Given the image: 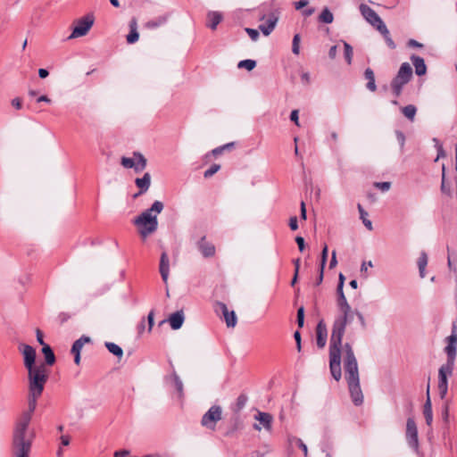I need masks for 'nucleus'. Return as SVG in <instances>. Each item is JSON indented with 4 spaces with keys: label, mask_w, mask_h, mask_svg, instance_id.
I'll return each instance as SVG.
<instances>
[{
    "label": "nucleus",
    "mask_w": 457,
    "mask_h": 457,
    "mask_svg": "<svg viewBox=\"0 0 457 457\" xmlns=\"http://www.w3.org/2000/svg\"><path fill=\"white\" fill-rule=\"evenodd\" d=\"M337 306L340 314L333 322L330 341H329V370L331 376L336 381L342 378L341 358L344 353L345 378L347 382L351 399L354 405L363 403V394L360 385V375L358 362L353 349L350 343L342 344L346 325L352 318L351 306L348 303L344 291H337Z\"/></svg>",
    "instance_id": "obj_1"
},
{
    "label": "nucleus",
    "mask_w": 457,
    "mask_h": 457,
    "mask_svg": "<svg viewBox=\"0 0 457 457\" xmlns=\"http://www.w3.org/2000/svg\"><path fill=\"white\" fill-rule=\"evenodd\" d=\"M163 207L161 201H155L150 208L135 219L134 224L137 227L142 237L145 238L156 231L158 228L157 215L162 212Z\"/></svg>",
    "instance_id": "obj_2"
},
{
    "label": "nucleus",
    "mask_w": 457,
    "mask_h": 457,
    "mask_svg": "<svg viewBox=\"0 0 457 457\" xmlns=\"http://www.w3.org/2000/svg\"><path fill=\"white\" fill-rule=\"evenodd\" d=\"M47 379L48 371L44 363L28 370L29 392L42 395Z\"/></svg>",
    "instance_id": "obj_3"
},
{
    "label": "nucleus",
    "mask_w": 457,
    "mask_h": 457,
    "mask_svg": "<svg viewBox=\"0 0 457 457\" xmlns=\"http://www.w3.org/2000/svg\"><path fill=\"white\" fill-rule=\"evenodd\" d=\"M41 396V394L29 393L28 396V410L25 411L20 419L16 421L13 432H18L25 435H29V426L32 419V414L37 408V399Z\"/></svg>",
    "instance_id": "obj_4"
},
{
    "label": "nucleus",
    "mask_w": 457,
    "mask_h": 457,
    "mask_svg": "<svg viewBox=\"0 0 457 457\" xmlns=\"http://www.w3.org/2000/svg\"><path fill=\"white\" fill-rule=\"evenodd\" d=\"M32 445V436L18 432L12 433V457H29Z\"/></svg>",
    "instance_id": "obj_5"
},
{
    "label": "nucleus",
    "mask_w": 457,
    "mask_h": 457,
    "mask_svg": "<svg viewBox=\"0 0 457 457\" xmlns=\"http://www.w3.org/2000/svg\"><path fill=\"white\" fill-rule=\"evenodd\" d=\"M412 77V69L408 62H403L396 76L391 81V89L395 97L400 96L403 87L411 80Z\"/></svg>",
    "instance_id": "obj_6"
},
{
    "label": "nucleus",
    "mask_w": 457,
    "mask_h": 457,
    "mask_svg": "<svg viewBox=\"0 0 457 457\" xmlns=\"http://www.w3.org/2000/svg\"><path fill=\"white\" fill-rule=\"evenodd\" d=\"M95 22V16L93 13H87L80 19L74 21V28L69 39L77 38L86 36Z\"/></svg>",
    "instance_id": "obj_7"
},
{
    "label": "nucleus",
    "mask_w": 457,
    "mask_h": 457,
    "mask_svg": "<svg viewBox=\"0 0 457 457\" xmlns=\"http://www.w3.org/2000/svg\"><path fill=\"white\" fill-rule=\"evenodd\" d=\"M455 361H446L438 370V390L440 397H445L448 391V377L453 375Z\"/></svg>",
    "instance_id": "obj_8"
},
{
    "label": "nucleus",
    "mask_w": 457,
    "mask_h": 457,
    "mask_svg": "<svg viewBox=\"0 0 457 457\" xmlns=\"http://www.w3.org/2000/svg\"><path fill=\"white\" fill-rule=\"evenodd\" d=\"M222 410L219 405H212L202 417L201 425L211 430H215L216 424L221 420Z\"/></svg>",
    "instance_id": "obj_9"
},
{
    "label": "nucleus",
    "mask_w": 457,
    "mask_h": 457,
    "mask_svg": "<svg viewBox=\"0 0 457 457\" xmlns=\"http://www.w3.org/2000/svg\"><path fill=\"white\" fill-rule=\"evenodd\" d=\"M121 164L124 168L134 169V170L138 173L145 169L146 159L142 154L135 152L132 157H122Z\"/></svg>",
    "instance_id": "obj_10"
},
{
    "label": "nucleus",
    "mask_w": 457,
    "mask_h": 457,
    "mask_svg": "<svg viewBox=\"0 0 457 457\" xmlns=\"http://www.w3.org/2000/svg\"><path fill=\"white\" fill-rule=\"evenodd\" d=\"M360 12L363 18L377 29H379L381 26L385 25L384 21L378 15V13L369 5L361 4L360 5Z\"/></svg>",
    "instance_id": "obj_11"
},
{
    "label": "nucleus",
    "mask_w": 457,
    "mask_h": 457,
    "mask_svg": "<svg viewBox=\"0 0 457 457\" xmlns=\"http://www.w3.org/2000/svg\"><path fill=\"white\" fill-rule=\"evenodd\" d=\"M406 440L408 445L415 451L419 448L418 428L415 420L408 418L406 421Z\"/></svg>",
    "instance_id": "obj_12"
},
{
    "label": "nucleus",
    "mask_w": 457,
    "mask_h": 457,
    "mask_svg": "<svg viewBox=\"0 0 457 457\" xmlns=\"http://www.w3.org/2000/svg\"><path fill=\"white\" fill-rule=\"evenodd\" d=\"M447 345L444 349L447 356L446 361H455L457 353V332L456 327L453 325L452 334L446 337Z\"/></svg>",
    "instance_id": "obj_13"
},
{
    "label": "nucleus",
    "mask_w": 457,
    "mask_h": 457,
    "mask_svg": "<svg viewBox=\"0 0 457 457\" xmlns=\"http://www.w3.org/2000/svg\"><path fill=\"white\" fill-rule=\"evenodd\" d=\"M328 339V328L323 320H320L316 327V344L320 349L324 348Z\"/></svg>",
    "instance_id": "obj_14"
},
{
    "label": "nucleus",
    "mask_w": 457,
    "mask_h": 457,
    "mask_svg": "<svg viewBox=\"0 0 457 457\" xmlns=\"http://www.w3.org/2000/svg\"><path fill=\"white\" fill-rule=\"evenodd\" d=\"M21 346L23 348L21 353L23 354L24 366L27 370L36 368V350L29 345H21Z\"/></svg>",
    "instance_id": "obj_15"
},
{
    "label": "nucleus",
    "mask_w": 457,
    "mask_h": 457,
    "mask_svg": "<svg viewBox=\"0 0 457 457\" xmlns=\"http://www.w3.org/2000/svg\"><path fill=\"white\" fill-rule=\"evenodd\" d=\"M254 419L260 422V424L253 425L254 429L260 431L262 429L261 425L266 430L270 431L271 429V424H272L273 418L270 413L258 411V413L254 416Z\"/></svg>",
    "instance_id": "obj_16"
},
{
    "label": "nucleus",
    "mask_w": 457,
    "mask_h": 457,
    "mask_svg": "<svg viewBox=\"0 0 457 457\" xmlns=\"http://www.w3.org/2000/svg\"><path fill=\"white\" fill-rule=\"evenodd\" d=\"M197 248L204 257L210 258L214 256L216 249L213 244L206 241V237L203 236L196 243Z\"/></svg>",
    "instance_id": "obj_17"
},
{
    "label": "nucleus",
    "mask_w": 457,
    "mask_h": 457,
    "mask_svg": "<svg viewBox=\"0 0 457 457\" xmlns=\"http://www.w3.org/2000/svg\"><path fill=\"white\" fill-rule=\"evenodd\" d=\"M278 12H271L269 15V18L267 19L265 23L261 24L259 26V29L262 32V34L264 36H269L275 29V27L278 23Z\"/></svg>",
    "instance_id": "obj_18"
},
{
    "label": "nucleus",
    "mask_w": 457,
    "mask_h": 457,
    "mask_svg": "<svg viewBox=\"0 0 457 457\" xmlns=\"http://www.w3.org/2000/svg\"><path fill=\"white\" fill-rule=\"evenodd\" d=\"M219 311L221 312L228 328H234L237 324V317L234 311H228L227 305L223 303H218Z\"/></svg>",
    "instance_id": "obj_19"
},
{
    "label": "nucleus",
    "mask_w": 457,
    "mask_h": 457,
    "mask_svg": "<svg viewBox=\"0 0 457 457\" xmlns=\"http://www.w3.org/2000/svg\"><path fill=\"white\" fill-rule=\"evenodd\" d=\"M429 383L427 386V392H426V401L423 407V414L426 420V423L428 426H430L433 421V412H432V404L430 400V394H429Z\"/></svg>",
    "instance_id": "obj_20"
},
{
    "label": "nucleus",
    "mask_w": 457,
    "mask_h": 457,
    "mask_svg": "<svg viewBox=\"0 0 457 457\" xmlns=\"http://www.w3.org/2000/svg\"><path fill=\"white\" fill-rule=\"evenodd\" d=\"M159 269L163 282L167 283L170 273V259L165 252L161 255Z\"/></svg>",
    "instance_id": "obj_21"
},
{
    "label": "nucleus",
    "mask_w": 457,
    "mask_h": 457,
    "mask_svg": "<svg viewBox=\"0 0 457 457\" xmlns=\"http://www.w3.org/2000/svg\"><path fill=\"white\" fill-rule=\"evenodd\" d=\"M137 187L139 188V192L135 195V197L145 193L151 185V175L146 172L142 178H137L135 180Z\"/></svg>",
    "instance_id": "obj_22"
},
{
    "label": "nucleus",
    "mask_w": 457,
    "mask_h": 457,
    "mask_svg": "<svg viewBox=\"0 0 457 457\" xmlns=\"http://www.w3.org/2000/svg\"><path fill=\"white\" fill-rule=\"evenodd\" d=\"M184 320L185 316L182 310L175 312L169 317L170 325L174 330H177L182 327Z\"/></svg>",
    "instance_id": "obj_23"
},
{
    "label": "nucleus",
    "mask_w": 457,
    "mask_h": 457,
    "mask_svg": "<svg viewBox=\"0 0 457 457\" xmlns=\"http://www.w3.org/2000/svg\"><path fill=\"white\" fill-rule=\"evenodd\" d=\"M411 62L415 68V72L418 76L425 75L427 72V66L425 64V61L422 57L418 55L411 56Z\"/></svg>",
    "instance_id": "obj_24"
},
{
    "label": "nucleus",
    "mask_w": 457,
    "mask_h": 457,
    "mask_svg": "<svg viewBox=\"0 0 457 457\" xmlns=\"http://www.w3.org/2000/svg\"><path fill=\"white\" fill-rule=\"evenodd\" d=\"M130 32L127 36V42L129 44H134L138 40L139 34L137 29V21L132 19L129 22Z\"/></svg>",
    "instance_id": "obj_25"
},
{
    "label": "nucleus",
    "mask_w": 457,
    "mask_h": 457,
    "mask_svg": "<svg viewBox=\"0 0 457 457\" xmlns=\"http://www.w3.org/2000/svg\"><path fill=\"white\" fill-rule=\"evenodd\" d=\"M91 342V338L87 336H81L79 339H77L72 346H71V353H79L80 354V352H81V349L83 347V345L86 344V343H89Z\"/></svg>",
    "instance_id": "obj_26"
},
{
    "label": "nucleus",
    "mask_w": 457,
    "mask_h": 457,
    "mask_svg": "<svg viewBox=\"0 0 457 457\" xmlns=\"http://www.w3.org/2000/svg\"><path fill=\"white\" fill-rule=\"evenodd\" d=\"M42 353L45 357V365L52 366L55 362V355L50 345H44L42 347Z\"/></svg>",
    "instance_id": "obj_27"
},
{
    "label": "nucleus",
    "mask_w": 457,
    "mask_h": 457,
    "mask_svg": "<svg viewBox=\"0 0 457 457\" xmlns=\"http://www.w3.org/2000/svg\"><path fill=\"white\" fill-rule=\"evenodd\" d=\"M364 77L368 80V83L366 85V87L371 91L374 92L377 89L376 82H375V75L373 71L370 68H367L364 71Z\"/></svg>",
    "instance_id": "obj_28"
},
{
    "label": "nucleus",
    "mask_w": 457,
    "mask_h": 457,
    "mask_svg": "<svg viewBox=\"0 0 457 457\" xmlns=\"http://www.w3.org/2000/svg\"><path fill=\"white\" fill-rule=\"evenodd\" d=\"M208 26L212 29H215L218 26V24L221 21L222 16L218 12H210L208 13Z\"/></svg>",
    "instance_id": "obj_29"
},
{
    "label": "nucleus",
    "mask_w": 457,
    "mask_h": 457,
    "mask_svg": "<svg viewBox=\"0 0 457 457\" xmlns=\"http://www.w3.org/2000/svg\"><path fill=\"white\" fill-rule=\"evenodd\" d=\"M170 379L171 383L173 384L174 387L176 388L178 394L179 396H182L183 395V383L178 374L173 371L172 374L170 377Z\"/></svg>",
    "instance_id": "obj_30"
},
{
    "label": "nucleus",
    "mask_w": 457,
    "mask_h": 457,
    "mask_svg": "<svg viewBox=\"0 0 457 457\" xmlns=\"http://www.w3.org/2000/svg\"><path fill=\"white\" fill-rule=\"evenodd\" d=\"M334 21V15L328 7H325L321 13L319 15V21L326 24H330Z\"/></svg>",
    "instance_id": "obj_31"
},
{
    "label": "nucleus",
    "mask_w": 457,
    "mask_h": 457,
    "mask_svg": "<svg viewBox=\"0 0 457 457\" xmlns=\"http://www.w3.org/2000/svg\"><path fill=\"white\" fill-rule=\"evenodd\" d=\"M384 37L386 45L389 48L395 49L396 47L394 40L392 39L389 30L387 29L386 24L384 26H381L379 29H378Z\"/></svg>",
    "instance_id": "obj_32"
},
{
    "label": "nucleus",
    "mask_w": 457,
    "mask_h": 457,
    "mask_svg": "<svg viewBox=\"0 0 457 457\" xmlns=\"http://www.w3.org/2000/svg\"><path fill=\"white\" fill-rule=\"evenodd\" d=\"M358 211L360 212V218L362 220V223L367 228L368 230L371 231L373 229L372 222L368 219V212L362 208V206L358 204Z\"/></svg>",
    "instance_id": "obj_33"
},
{
    "label": "nucleus",
    "mask_w": 457,
    "mask_h": 457,
    "mask_svg": "<svg viewBox=\"0 0 457 457\" xmlns=\"http://www.w3.org/2000/svg\"><path fill=\"white\" fill-rule=\"evenodd\" d=\"M417 109L414 105L409 104L402 109L403 114L411 120H413Z\"/></svg>",
    "instance_id": "obj_34"
},
{
    "label": "nucleus",
    "mask_w": 457,
    "mask_h": 457,
    "mask_svg": "<svg viewBox=\"0 0 457 457\" xmlns=\"http://www.w3.org/2000/svg\"><path fill=\"white\" fill-rule=\"evenodd\" d=\"M255 66H256V62L254 60H251V59L240 61L237 64L238 68H240V69L245 68L247 71L253 70L255 68Z\"/></svg>",
    "instance_id": "obj_35"
},
{
    "label": "nucleus",
    "mask_w": 457,
    "mask_h": 457,
    "mask_svg": "<svg viewBox=\"0 0 457 457\" xmlns=\"http://www.w3.org/2000/svg\"><path fill=\"white\" fill-rule=\"evenodd\" d=\"M344 48L345 61L348 64H351L353 55V47L347 42H344Z\"/></svg>",
    "instance_id": "obj_36"
},
{
    "label": "nucleus",
    "mask_w": 457,
    "mask_h": 457,
    "mask_svg": "<svg viewBox=\"0 0 457 457\" xmlns=\"http://www.w3.org/2000/svg\"><path fill=\"white\" fill-rule=\"evenodd\" d=\"M328 247L327 244H324L321 251V256H320V270H324L327 260H328Z\"/></svg>",
    "instance_id": "obj_37"
},
{
    "label": "nucleus",
    "mask_w": 457,
    "mask_h": 457,
    "mask_svg": "<svg viewBox=\"0 0 457 457\" xmlns=\"http://www.w3.org/2000/svg\"><path fill=\"white\" fill-rule=\"evenodd\" d=\"M428 255L425 252H421L418 259V268L426 269L428 265Z\"/></svg>",
    "instance_id": "obj_38"
},
{
    "label": "nucleus",
    "mask_w": 457,
    "mask_h": 457,
    "mask_svg": "<svg viewBox=\"0 0 457 457\" xmlns=\"http://www.w3.org/2000/svg\"><path fill=\"white\" fill-rule=\"evenodd\" d=\"M220 169V166L219 164H212L209 169H207L204 173V178H210L212 177V175H214L216 172H218V170Z\"/></svg>",
    "instance_id": "obj_39"
},
{
    "label": "nucleus",
    "mask_w": 457,
    "mask_h": 457,
    "mask_svg": "<svg viewBox=\"0 0 457 457\" xmlns=\"http://www.w3.org/2000/svg\"><path fill=\"white\" fill-rule=\"evenodd\" d=\"M290 442L293 443V442H295L297 444V445L302 449V451L303 452V454L304 456L306 457L307 454H308V448H307V445L300 439V438H297V437H292L290 439Z\"/></svg>",
    "instance_id": "obj_40"
},
{
    "label": "nucleus",
    "mask_w": 457,
    "mask_h": 457,
    "mask_svg": "<svg viewBox=\"0 0 457 457\" xmlns=\"http://www.w3.org/2000/svg\"><path fill=\"white\" fill-rule=\"evenodd\" d=\"M233 146H234V143H228V144H226L224 145L216 147L215 149H213L212 151V153L213 155H218V154H222L224 150L231 149Z\"/></svg>",
    "instance_id": "obj_41"
},
{
    "label": "nucleus",
    "mask_w": 457,
    "mask_h": 457,
    "mask_svg": "<svg viewBox=\"0 0 457 457\" xmlns=\"http://www.w3.org/2000/svg\"><path fill=\"white\" fill-rule=\"evenodd\" d=\"M299 43H300V35L295 34L293 38V46H292V52L295 54H299V52H300Z\"/></svg>",
    "instance_id": "obj_42"
},
{
    "label": "nucleus",
    "mask_w": 457,
    "mask_h": 457,
    "mask_svg": "<svg viewBox=\"0 0 457 457\" xmlns=\"http://www.w3.org/2000/svg\"><path fill=\"white\" fill-rule=\"evenodd\" d=\"M297 324L299 328H302L304 324V309L303 307H300L297 310Z\"/></svg>",
    "instance_id": "obj_43"
},
{
    "label": "nucleus",
    "mask_w": 457,
    "mask_h": 457,
    "mask_svg": "<svg viewBox=\"0 0 457 457\" xmlns=\"http://www.w3.org/2000/svg\"><path fill=\"white\" fill-rule=\"evenodd\" d=\"M375 187L380 189L381 191L383 192H386L390 189L391 187V183L390 182H387V181H385V182H376L374 184Z\"/></svg>",
    "instance_id": "obj_44"
},
{
    "label": "nucleus",
    "mask_w": 457,
    "mask_h": 457,
    "mask_svg": "<svg viewBox=\"0 0 457 457\" xmlns=\"http://www.w3.org/2000/svg\"><path fill=\"white\" fill-rule=\"evenodd\" d=\"M247 396L245 395H240L237 399V406L238 409H243L247 403Z\"/></svg>",
    "instance_id": "obj_45"
},
{
    "label": "nucleus",
    "mask_w": 457,
    "mask_h": 457,
    "mask_svg": "<svg viewBox=\"0 0 457 457\" xmlns=\"http://www.w3.org/2000/svg\"><path fill=\"white\" fill-rule=\"evenodd\" d=\"M100 149L102 154L105 156V162H109L112 156V152L109 149H107V146L104 144H101Z\"/></svg>",
    "instance_id": "obj_46"
},
{
    "label": "nucleus",
    "mask_w": 457,
    "mask_h": 457,
    "mask_svg": "<svg viewBox=\"0 0 457 457\" xmlns=\"http://www.w3.org/2000/svg\"><path fill=\"white\" fill-rule=\"evenodd\" d=\"M246 33L251 37L252 40L256 41L259 37V31L254 29H245Z\"/></svg>",
    "instance_id": "obj_47"
},
{
    "label": "nucleus",
    "mask_w": 457,
    "mask_h": 457,
    "mask_svg": "<svg viewBox=\"0 0 457 457\" xmlns=\"http://www.w3.org/2000/svg\"><path fill=\"white\" fill-rule=\"evenodd\" d=\"M441 189L445 194H450V189L445 185V166H443V174H442V185Z\"/></svg>",
    "instance_id": "obj_48"
},
{
    "label": "nucleus",
    "mask_w": 457,
    "mask_h": 457,
    "mask_svg": "<svg viewBox=\"0 0 457 457\" xmlns=\"http://www.w3.org/2000/svg\"><path fill=\"white\" fill-rule=\"evenodd\" d=\"M397 141L399 142L401 147L403 148L404 146L405 143V136L402 131L397 130L395 132Z\"/></svg>",
    "instance_id": "obj_49"
},
{
    "label": "nucleus",
    "mask_w": 457,
    "mask_h": 457,
    "mask_svg": "<svg viewBox=\"0 0 457 457\" xmlns=\"http://www.w3.org/2000/svg\"><path fill=\"white\" fill-rule=\"evenodd\" d=\"M355 313H356L357 318H358V320L360 321L361 327L363 329H365L366 327H367V323H366V320H365V318H364L363 314L361 312H358V311H356Z\"/></svg>",
    "instance_id": "obj_50"
},
{
    "label": "nucleus",
    "mask_w": 457,
    "mask_h": 457,
    "mask_svg": "<svg viewBox=\"0 0 457 457\" xmlns=\"http://www.w3.org/2000/svg\"><path fill=\"white\" fill-rule=\"evenodd\" d=\"M289 227L292 230H296L298 228V220L295 216L289 219Z\"/></svg>",
    "instance_id": "obj_51"
},
{
    "label": "nucleus",
    "mask_w": 457,
    "mask_h": 457,
    "mask_svg": "<svg viewBox=\"0 0 457 457\" xmlns=\"http://www.w3.org/2000/svg\"><path fill=\"white\" fill-rule=\"evenodd\" d=\"M290 120L299 126V112L298 110H293L290 113Z\"/></svg>",
    "instance_id": "obj_52"
},
{
    "label": "nucleus",
    "mask_w": 457,
    "mask_h": 457,
    "mask_svg": "<svg viewBox=\"0 0 457 457\" xmlns=\"http://www.w3.org/2000/svg\"><path fill=\"white\" fill-rule=\"evenodd\" d=\"M337 264V253L336 251H332V253H331V260L329 262V269H334Z\"/></svg>",
    "instance_id": "obj_53"
},
{
    "label": "nucleus",
    "mask_w": 457,
    "mask_h": 457,
    "mask_svg": "<svg viewBox=\"0 0 457 457\" xmlns=\"http://www.w3.org/2000/svg\"><path fill=\"white\" fill-rule=\"evenodd\" d=\"M36 333H37V340L42 345V347H44V345H48L44 341L42 331L37 328Z\"/></svg>",
    "instance_id": "obj_54"
},
{
    "label": "nucleus",
    "mask_w": 457,
    "mask_h": 457,
    "mask_svg": "<svg viewBox=\"0 0 457 457\" xmlns=\"http://www.w3.org/2000/svg\"><path fill=\"white\" fill-rule=\"evenodd\" d=\"M344 283H345V276L342 273H340L338 276V285H337V291H344L343 290Z\"/></svg>",
    "instance_id": "obj_55"
},
{
    "label": "nucleus",
    "mask_w": 457,
    "mask_h": 457,
    "mask_svg": "<svg viewBox=\"0 0 457 457\" xmlns=\"http://www.w3.org/2000/svg\"><path fill=\"white\" fill-rule=\"evenodd\" d=\"M295 242H296V244L298 245V248H299V250H300L301 252H303V249H304V239H303V237H300V236L296 237H295Z\"/></svg>",
    "instance_id": "obj_56"
},
{
    "label": "nucleus",
    "mask_w": 457,
    "mask_h": 457,
    "mask_svg": "<svg viewBox=\"0 0 457 457\" xmlns=\"http://www.w3.org/2000/svg\"><path fill=\"white\" fill-rule=\"evenodd\" d=\"M12 105L16 108L17 110H20L21 109L22 107V103H21V99L19 98V97H16L14 99H12Z\"/></svg>",
    "instance_id": "obj_57"
},
{
    "label": "nucleus",
    "mask_w": 457,
    "mask_h": 457,
    "mask_svg": "<svg viewBox=\"0 0 457 457\" xmlns=\"http://www.w3.org/2000/svg\"><path fill=\"white\" fill-rule=\"evenodd\" d=\"M295 340L296 342L297 350L301 351V334L299 331H295L294 334Z\"/></svg>",
    "instance_id": "obj_58"
},
{
    "label": "nucleus",
    "mask_w": 457,
    "mask_h": 457,
    "mask_svg": "<svg viewBox=\"0 0 457 457\" xmlns=\"http://www.w3.org/2000/svg\"><path fill=\"white\" fill-rule=\"evenodd\" d=\"M148 320V331H151L154 326V312H150L147 316Z\"/></svg>",
    "instance_id": "obj_59"
},
{
    "label": "nucleus",
    "mask_w": 457,
    "mask_h": 457,
    "mask_svg": "<svg viewBox=\"0 0 457 457\" xmlns=\"http://www.w3.org/2000/svg\"><path fill=\"white\" fill-rule=\"evenodd\" d=\"M337 53V46H332L328 51V56L330 59H335Z\"/></svg>",
    "instance_id": "obj_60"
},
{
    "label": "nucleus",
    "mask_w": 457,
    "mask_h": 457,
    "mask_svg": "<svg viewBox=\"0 0 457 457\" xmlns=\"http://www.w3.org/2000/svg\"><path fill=\"white\" fill-rule=\"evenodd\" d=\"M308 4V0H300L295 2V6L296 10L302 9Z\"/></svg>",
    "instance_id": "obj_61"
},
{
    "label": "nucleus",
    "mask_w": 457,
    "mask_h": 457,
    "mask_svg": "<svg viewBox=\"0 0 457 457\" xmlns=\"http://www.w3.org/2000/svg\"><path fill=\"white\" fill-rule=\"evenodd\" d=\"M71 438L67 435H63L61 436V444L64 446H67L70 445Z\"/></svg>",
    "instance_id": "obj_62"
},
{
    "label": "nucleus",
    "mask_w": 457,
    "mask_h": 457,
    "mask_svg": "<svg viewBox=\"0 0 457 457\" xmlns=\"http://www.w3.org/2000/svg\"><path fill=\"white\" fill-rule=\"evenodd\" d=\"M49 75V72L46 69L40 68L38 70V76L40 79H46Z\"/></svg>",
    "instance_id": "obj_63"
},
{
    "label": "nucleus",
    "mask_w": 457,
    "mask_h": 457,
    "mask_svg": "<svg viewBox=\"0 0 457 457\" xmlns=\"http://www.w3.org/2000/svg\"><path fill=\"white\" fill-rule=\"evenodd\" d=\"M301 79H302V81L305 84H309L310 83V74L308 72H303L302 75H301Z\"/></svg>",
    "instance_id": "obj_64"
}]
</instances>
